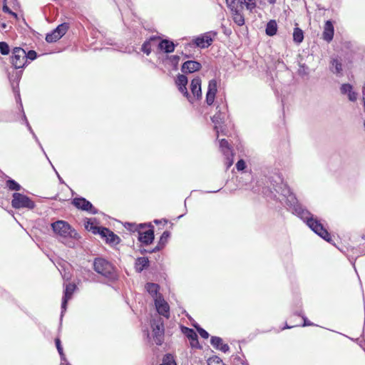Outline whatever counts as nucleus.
I'll return each instance as SVG.
<instances>
[{
    "mask_svg": "<svg viewBox=\"0 0 365 365\" xmlns=\"http://www.w3.org/2000/svg\"><path fill=\"white\" fill-rule=\"evenodd\" d=\"M264 177L265 182L262 187V193L264 196L284 202L289 209L298 202L295 195L284 182L282 175L278 170L268 171Z\"/></svg>",
    "mask_w": 365,
    "mask_h": 365,
    "instance_id": "obj_1",
    "label": "nucleus"
},
{
    "mask_svg": "<svg viewBox=\"0 0 365 365\" xmlns=\"http://www.w3.org/2000/svg\"><path fill=\"white\" fill-rule=\"evenodd\" d=\"M290 210L292 213L303 220L306 225L317 235L327 242H331L330 233L322 225L321 221L311 213L304 206L297 202Z\"/></svg>",
    "mask_w": 365,
    "mask_h": 365,
    "instance_id": "obj_2",
    "label": "nucleus"
},
{
    "mask_svg": "<svg viewBox=\"0 0 365 365\" xmlns=\"http://www.w3.org/2000/svg\"><path fill=\"white\" fill-rule=\"evenodd\" d=\"M51 226L58 240L70 248L75 247L74 240L81 238L77 231L66 221L59 220L51 223Z\"/></svg>",
    "mask_w": 365,
    "mask_h": 365,
    "instance_id": "obj_3",
    "label": "nucleus"
},
{
    "mask_svg": "<svg viewBox=\"0 0 365 365\" xmlns=\"http://www.w3.org/2000/svg\"><path fill=\"white\" fill-rule=\"evenodd\" d=\"M93 269L106 281L107 284L115 283L119 279L118 268L104 257H96L93 259Z\"/></svg>",
    "mask_w": 365,
    "mask_h": 365,
    "instance_id": "obj_4",
    "label": "nucleus"
},
{
    "mask_svg": "<svg viewBox=\"0 0 365 365\" xmlns=\"http://www.w3.org/2000/svg\"><path fill=\"white\" fill-rule=\"evenodd\" d=\"M215 110L216 113L211 118V120L215 124V130L218 133L219 129L222 128V125L228 118V108L226 101L223 98L217 99Z\"/></svg>",
    "mask_w": 365,
    "mask_h": 365,
    "instance_id": "obj_5",
    "label": "nucleus"
},
{
    "mask_svg": "<svg viewBox=\"0 0 365 365\" xmlns=\"http://www.w3.org/2000/svg\"><path fill=\"white\" fill-rule=\"evenodd\" d=\"M11 206L16 210H33L36 207L34 201L27 195L16 192L12 194Z\"/></svg>",
    "mask_w": 365,
    "mask_h": 365,
    "instance_id": "obj_6",
    "label": "nucleus"
},
{
    "mask_svg": "<svg viewBox=\"0 0 365 365\" xmlns=\"http://www.w3.org/2000/svg\"><path fill=\"white\" fill-rule=\"evenodd\" d=\"M10 63L15 69L23 68L26 66V52L21 47H14L11 51Z\"/></svg>",
    "mask_w": 365,
    "mask_h": 365,
    "instance_id": "obj_7",
    "label": "nucleus"
},
{
    "mask_svg": "<svg viewBox=\"0 0 365 365\" xmlns=\"http://www.w3.org/2000/svg\"><path fill=\"white\" fill-rule=\"evenodd\" d=\"M154 342L160 346L164 341V322L161 318L154 319L150 322Z\"/></svg>",
    "mask_w": 365,
    "mask_h": 365,
    "instance_id": "obj_8",
    "label": "nucleus"
},
{
    "mask_svg": "<svg viewBox=\"0 0 365 365\" xmlns=\"http://www.w3.org/2000/svg\"><path fill=\"white\" fill-rule=\"evenodd\" d=\"M138 240L142 245L148 246L151 245L155 239L154 227L151 223H147L145 228H140L138 230Z\"/></svg>",
    "mask_w": 365,
    "mask_h": 365,
    "instance_id": "obj_9",
    "label": "nucleus"
},
{
    "mask_svg": "<svg viewBox=\"0 0 365 365\" xmlns=\"http://www.w3.org/2000/svg\"><path fill=\"white\" fill-rule=\"evenodd\" d=\"M217 35V32L215 31H210L205 32L200 36H196L193 40L192 43L195 46L200 48H206L212 45L214 38Z\"/></svg>",
    "mask_w": 365,
    "mask_h": 365,
    "instance_id": "obj_10",
    "label": "nucleus"
},
{
    "mask_svg": "<svg viewBox=\"0 0 365 365\" xmlns=\"http://www.w3.org/2000/svg\"><path fill=\"white\" fill-rule=\"evenodd\" d=\"M72 205L77 209L86 211L90 214L96 215L98 213V210L90 201L83 197H74L72 200Z\"/></svg>",
    "mask_w": 365,
    "mask_h": 365,
    "instance_id": "obj_11",
    "label": "nucleus"
},
{
    "mask_svg": "<svg viewBox=\"0 0 365 365\" xmlns=\"http://www.w3.org/2000/svg\"><path fill=\"white\" fill-rule=\"evenodd\" d=\"M188 83V79L185 74H178L175 79V84L178 87V91L185 96L187 101L192 104V98L191 95L189 93L187 85Z\"/></svg>",
    "mask_w": 365,
    "mask_h": 365,
    "instance_id": "obj_12",
    "label": "nucleus"
},
{
    "mask_svg": "<svg viewBox=\"0 0 365 365\" xmlns=\"http://www.w3.org/2000/svg\"><path fill=\"white\" fill-rule=\"evenodd\" d=\"M96 230V232H98V235L106 240V243L116 245L121 241L120 238L117 235L107 227H101L100 230L98 229Z\"/></svg>",
    "mask_w": 365,
    "mask_h": 365,
    "instance_id": "obj_13",
    "label": "nucleus"
},
{
    "mask_svg": "<svg viewBox=\"0 0 365 365\" xmlns=\"http://www.w3.org/2000/svg\"><path fill=\"white\" fill-rule=\"evenodd\" d=\"M155 307L157 312L168 319L170 317V306L168 303L164 299L162 294H159L157 299H154Z\"/></svg>",
    "mask_w": 365,
    "mask_h": 365,
    "instance_id": "obj_14",
    "label": "nucleus"
},
{
    "mask_svg": "<svg viewBox=\"0 0 365 365\" xmlns=\"http://www.w3.org/2000/svg\"><path fill=\"white\" fill-rule=\"evenodd\" d=\"M76 288L77 287L74 283H69L66 285L61 302V316L66 311L68 302L71 299Z\"/></svg>",
    "mask_w": 365,
    "mask_h": 365,
    "instance_id": "obj_15",
    "label": "nucleus"
},
{
    "mask_svg": "<svg viewBox=\"0 0 365 365\" xmlns=\"http://www.w3.org/2000/svg\"><path fill=\"white\" fill-rule=\"evenodd\" d=\"M217 91V82L215 79H211L208 82L207 91L205 98V102L208 106H211L214 103Z\"/></svg>",
    "mask_w": 365,
    "mask_h": 365,
    "instance_id": "obj_16",
    "label": "nucleus"
},
{
    "mask_svg": "<svg viewBox=\"0 0 365 365\" xmlns=\"http://www.w3.org/2000/svg\"><path fill=\"white\" fill-rule=\"evenodd\" d=\"M201 78L195 77L190 82V91L192 93V103L194 100H200L202 98Z\"/></svg>",
    "mask_w": 365,
    "mask_h": 365,
    "instance_id": "obj_17",
    "label": "nucleus"
},
{
    "mask_svg": "<svg viewBox=\"0 0 365 365\" xmlns=\"http://www.w3.org/2000/svg\"><path fill=\"white\" fill-rule=\"evenodd\" d=\"M201 68L202 65L199 61L189 60L182 64L181 71L184 74H189L199 71Z\"/></svg>",
    "mask_w": 365,
    "mask_h": 365,
    "instance_id": "obj_18",
    "label": "nucleus"
},
{
    "mask_svg": "<svg viewBox=\"0 0 365 365\" xmlns=\"http://www.w3.org/2000/svg\"><path fill=\"white\" fill-rule=\"evenodd\" d=\"M176 46L177 44L169 38H163L160 40L158 48L165 53H170L175 51Z\"/></svg>",
    "mask_w": 365,
    "mask_h": 365,
    "instance_id": "obj_19",
    "label": "nucleus"
},
{
    "mask_svg": "<svg viewBox=\"0 0 365 365\" xmlns=\"http://www.w3.org/2000/svg\"><path fill=\"white\" fill-rule=\"evenodd\" d=\"M334 34V28L333 23L331 20H327L324 24L322 38L325 41L329 43L333 39Z\"/></svg>",
    "mask_w": 365,
    "mask_h": 365,
    "instance_id": "obj_20",
    "label": "nucleus"
},
{
    "mask_svg": "<svg viewBox=\"0 0 365 365\" xmlns=\"http://www.w3.org/2000/svg\"><path fill=\"white\" fill-rule=\"evenodd\" d=\"M341 93L347 95L350 101L354 102L357 99V93L354 91L353 86L349 83H343L340 88Z\"/></svg>",
    "mask_w": 365,
    "mask_h": 365,
    "instance_id": "obj_21",
    "label": "nucleus"
},
{
    "mask_svg": "<svg viewBox=\"0 0 365 365\" xmlns=\"http://www.w3.org/2000/svg\"><path fill=\"white\" fill-rule=\"evenodd\" d=\"M211 345L216 349L227 353L230 350V346L227 344H223L222 338L219 336H212L210 339Z\"/></svg>",
    "mask_w": 365,
    "mask_h": 365,
    "instance_id": "obj_22",
    "label": "nucleus"
},
{
    "mask_svg": "<svg viewBox=\"0 0 365 365\" xmlns=\"http://www.w3.org/2000/svg\"><path fill=\"white\" fill-rule=\"evenodd\" d=\"M150 267V261L146 257H139L135 262V269L138 273H141L143 270Z\"/></svg>",
    "mask_w": 365,
    "mask_h": 365,
    "instance_id": "obj_23",
    "label": "nucleus"
},
{
    "mask_svg": "<svg viewBox=\"0 0 365 365\" xmlns=\"http://www.w3.org/2000/svg\"><path fill=\"white\" fill-rule=\"evenodd\" d=\"M145 289L148 292V294L154 299H157L160 294L159 293L160 287L158 284L153 282H147L145 284Z\"/></svg>",
    "mask_w": 365,
    "mask_h": 365,
    "instance_id": "obj_24",
    "label": "nucleus"
},
{
    "mask_svg": "<svg viewBox=\"0 0 365 365\" xmlns=\"http://www.w3.org/2000/svg\"><path fill=\"white\" fill-rule=\"evenodd\" d=\"M160 39V37L158 36H151L148 39H146L141 46V51H143L147 56H149L152 51V42Z\"/></svg>",
    "mask_w": 365,
    "mask_h": 365,
    "instance_id": "obj_25",
    "label": "nucleus"
},
{
    "mask_svg": "<svg viewBox=\"0 0 365 365\" xmlns=\"http://www.w3.org/2000/svg\"><path fill=\"white\" fill-rule=\"evenodd\" d=\"M170 237V232L168 230L164 231L158 240V245L153 249V251L158 252L163 250L168 243Z\"/></svg>",
    "mask_w": 365,
    "mask_h": 365,
    "instance_id": "obj_26",
    "label": "nucleus"
},
{
    "mask_svg": "<svg viewBox=\"0 0 365 365\" xmlns=\"http://www.w3.org/2000/svg\"><path fill=\"white\" fill-rule=\"evenodd\" d=\"M331 71L338 76L341 75L342 72V64L338 58H332L331 61Z\"/></svg>",
    "mask_w": 365,
    "mask_h": 365,
    "instance_id": "obj_27",
    "label": "nucleus"
},
{
    "mask_svg": "<svg viewBox=\"0 0 365 365\" xmlns=\"http://www.w3.org/2000/svg\"><path fill=\"white\" fill-rule=\"evenodd\" d=\"M16 98H17V101H19V109L21 110V112L22 113V123H24L26 125V126L27 127V128H28L29 131L31 133V134H34V132L31 126L30 125V124L27 120V118L26 116V114L24 111L23 105H22V103L21 101L19 93H17V96H16Z\"/></svg>",
    "mask_w": 365,
    "mask_h": 365,
    "instance_id": "obj_28",
    "label": "nucleus"
},
{
    "mask_svg": "<svg viewBox=\"0 0 365 365\" xmlns=\"http://www.w3.org/2000/svg\"><path fill=\"white\" fill-rule=\"evenodd\" d=\"M277 31V24L275 20H270L266 26L265 32L269 36H272Z\"/></svg>",
    "mask_w": 365,
    "mask_h": 365,
    "instance_id": "obj_29",
    "label": "nucleus"
},
{
    "mask_svg": "<svg viewBox=\"0 0 365 365\" xmlns=\"http://www.w3.org/2000/svg\"><path fill=\"white\" fill-rule=\"evenodd\" d=\"M304 40V31L299 27H295L293 31V41L295 43L299 44Z\"/></svg>",
    "mask_w": 365,
    "mask_h": 365,
    "instance_id": "obj_30",
    "label": "nucleus"
},
{
    "mask_svg": "<svg viewBox=\"0 0 365 365\" xmlns=\"http://www.w3.org/2000/svg\"><path fill=\"white\" fill-rule=\"evenodd\" d=\"M69 29V24L64 22L59 24L55 29V32L56 33L58 38H61L63 36L66 34L67 31Z\"/></svg>",
    "mask_w": 365,
    "mask_h": 365,
    "instance_id": "obj_31",
    "label": "nucleus"
},
{
    "mask_svg": "<svg viewBox=\"0 0 365 365\" xmlns=\"http://www.w3.org/2000/svg\"><path fill=\"white\" fill-rule=\"evenodd\" d=\"M92 220H93L91 218H86L85 222H84L85 228H86V230L91 232L94 235H97V234L98 235V232H96V229H98L100 230V229L102 227H98V226L94 225Z\"/></svg>",
    "mask_w": 365,
    "mask_h": 365,
    "instance_id": "obj_32",
    "label": "nucleus"
},
{
    "mask_svg": "<svg viewBox=\"0 0 365 365\" xmlns=\"http://www.w3.org/2000/svg\"><path fill=\"white\" fill-rule=\"evenodd\" d=\"M181 331L183 333V334L190 341L192 339H195V338H197V334L195 331L194 329L191 328H188L185 326L181 327Z\"/></svg>",
    "mask_w": 365,
    "mask_h": 365,
    "instance_id": "obj_33",
    "label": "nucleus"
},
{
    "mask_svg": "<svg viewBox=\"0 0 365 365\" xmlns=\"http://www.w3.org/2000/svg\"><path fill=\"white\" fill-rule=\"evenodd\" d=\"M147 223L135 224L132 222H125L124 227L130 232H138L140 228H145Z\"/></svg>",
    "mask_w": 365,
    "mask_h": 365,
    "instance_id": "obj_34",
    "label": "nucleus"
},
{
    "mask_svg": "<svg viewBox=\"0 0 365 365\" xmlns=\"http://www.w3.org/2000/svg\"><path fill=\"white\" fill-rule=\"evenodd\" d=\"M166 59L168 60L169 63L173 66L174 70L178 69L179 61L180 60L178 55L168 56Z\"/></svg>",
    "mask_w": 365,
    "mask_h": 365,
    "instance_id": "obj_35",
    "label": "nucleus"
},
{
    "mask_svg": "<svg viewBox=\"0 0 365 365\" xmlns=\"http://www.w3.org/2000/svg\"><path fill=\"white\" fill-rule=\"evenodd\" d=\"M6 186L12 191H19L21 189L20 184L11 178L6 180Z\"/></svg>",
    "mask_w": 365,
    "mask_h": 365,
    "instance_id": "obj_36",
    "label": "nucleus"
},
{
    "mask_svg": "<svg viewBox=\"0 0 365 365\" xmlns=\"http://www.w3.org/2000/svg\"><path fill=\"white\" fill-rule=\"evenodd\" d=\"M220 147L222 149L225 155H229L231 154V149L230 148L229 143L225 139H222L220 140Z\"/></svg>",
    "mask_w": 365,
    "mask_h": 365,
    "instance_id": "obj_37",
    "label": "nucleus"
},
{
    "mask_svg": "<svg viewBox=\"0 0 365 365\" xmlns=\"http://www.w3.org/2000/svg\"><path fill=\"white\" fill-rule=\"evenodd\" d=\"M159 365H177V364L172 354H166L163 358L162 363Z\"/></svg>",
    "mask_w": 365,
    "mask_h": 365,
    "instance_id": "obj_38",
    "label": "nucleus"
},
{
    "mask_svg": "<svg viewBox=\"0 0 365 365\" xmlns=\"http://www.w3.org/2000/svg\"><path fill=\"white\" fill-rule=\"evenodd\" d=\"M233 15V21L238 26H242L245 24V19L243 15L240 13V11H237V13H232Z\"/></svg>",
    "mask_w": 365,
    "mask_h": 365,
    "instance_id": "obj_39",
    "label": "nucleus"
},
{
    "mask_svg": "<svg viewBox=\"0 0 365 365\" xmlns=\"http://www.w3.org/2000/svg\"><path fill=\"white\" fill-rule=\"evenodd\" d=\"M11 50L9 44L5 41H0V53L3 56L9 54Z\"/></svg>",
    "mask_w": 365,
    "mask_h": 365,
    "instance_id": "obj_40",
    "label": "nucleus"
},
{
    "mask_svg": "<svg viewBox=\"0 0 365 365\" xmlns=\"http://www.w3.org/2000/svg\"><path fill=\"white\" fill-rule=\"evenodd\" d=\"M59 39H60V38H58V36L54 30H53L51 32L47 34L46 36V41L48 43H54V42H56Z\"/></svg>",
    "mask_w": 365,
    "mask_h": 365,
    "instance_id": "obj_41",
    "label": "nucleus"
},
{
    "mask_svg": "<svg viewBox=\"0 0 365 365\" xmlns=\"http://www.w3.org/2000/svg\"><path fill=\"white\" fill-rule=\"evenodd\" d=\"M21 74H22V71L15 72V73H13V74L9 73V81H11L12 86H14V83L15 81L16 83L19 82V81L20 80V78L21 77Z\"/></svg>",
    "mask_w": 365,
    "mask_h": 365,
    "instance_id": "obj_42",
    "label": "nucleus"
},
{
    "mask_svg": "<svg viewBox=\"0 0 365 365\" xmlns=\"http://www.w3.org/2000/svg\"><path fill=\"white\" fill-rule=\"evenodd\" d=\"M38 57L37 53L34 50H29L26 52V65L30 63V61H34Z\"/></svg>",
    "mask_w": 365,
    "mask_h": 365,
    "instance_id": "obj_43",
    "label": "nucleus"
},
{
    "mask_svg": "<svg viewBox=\"0 0 365 365\" xmlns=\"http://www.w3.org/2000/svg\"><path fill=\"white\" fill-rule=\"evenodd\" d=\"M245 6L247 10L252 11L254 9H255L257 4L255 0H246Z\"/></svg>",
    "mask_w": 365,
    "mask_h": 365,
    "instance_id": "obj_44",
    "label": "nucleus"
},
{
    "mask_svg": "<svg viewBox=\"0 0 365 365\" xmlns=\"http://www.w3.org/2000/svg\"><path fill=\"white\" fill-rule=\"evenodd\" d=\"M299 75L304 76L309 73V67L304 63L299 64V68L298 70Z\"/></svg>",
    "mask_w": 365,
    "mask_h": 365,
    "instance_id": "obj_45",
    "label": "nucleus"
},
{
    "mask_svg": "<svg viewBox=\"0 0 365 365\" xmlns=\"http://www.w3.org/2000/svg\"><path fill=\"white\" fill-rule=\"evenodd\" d=\"M190 345L192 349H202V346L200 345L198 341V336L190 341Z\"/></svg>",
    "mask_w": 365,
    "mask_h": 365,
    "instance_id": "obj_46",
    "label": "nucleus"
},
{
    "mask_svg": "<svg viewBox=\"0 0 365 365\" xmlns=\"http://www.w3.org/2000/svg\"><path fill=\"white\" fill-rule=\"evenodd\" d=\"M220 363H223V361L220 357L217 356H214L210 358L208 361V365H217Z\"/></svg>",
    "mask_w": 365,
    "mask_h": 365,
    "instance_id": "obj_47",
    "label": "nucleus"
},
{
    "mask_svg": "<svg viewBox=\"0 0 365 365\" xmlns=\"http://www.w3.org/2000/svg\"><path fill=\"white\" fill-rule=\"evenodd\" d=\"M246 167V163L243 159H240L236 163V168L238 171L244 170Z\"/></svg>",
    "mask_w": 365,
    "mask_h": 365,
    "instance_id": "obj_48",
    "label": "nucleus"
},
{
    "mask_svg": "<svg viewBox=\"0 0 365 365\" xmlns=\"http://www.w3.org/2000/svg\"><path fill=\"white\" fill-rule=\"evenodd\" d=\"M197 331L203 339H207L210 336L209 333L202 327H197Z\"/></svg>",
    "mask_w": 365,
    "mask_h": 365,
    "instance_id": "obj_49",
    "label": "nucleus"
},
{
    "mask_svg": "<svg viewBox=\"0 0 365 365\" xmlns=\"http://www.w3.org/2000/svg\"><path fill=\"white\" fill-rule=\"evenodd\" d=\"M227 6L230 9L232 14L237 13V11H240L236 5L235 1L233 4H227Z\"/></svg>",
    "mask_w": 365,
    "mask_h": 365,
    "instance_id": "obj_50",
    "label": "nucleus"
},
{
    "mask_svg": "<svg viewBox=\"0 0 365 365\" xmlns=\"http://www.w3.org/2000/svg\"><path fill=\"white\" fill-rule=\"evenodd\" d=\"M3 11L12 15L15 18H17V14L16 13L13 12L6 4H4L3 6Z\"/></svg>",
    "mask_w": 365,
    "mask_h": 365,
    "instance_id": "obj_51",
    "label": "nucleus"
},
{
    "mask_svg": "<svg viewBox=\"0 0 365 365\" xmlns=\"http://www.w3.org/2000/svg\"><path fill=\"white\" fill-rule=\"evenodd\" d=\"M31 135H32V136H33L34 139L35 140V141L38 143V146H39V147H40V148L41 149V150H42V152L43 153V154L46 155V158L48 160V156H47V155H46V152H45V150H44V149H43V146H42V145H41V143H40V141H39V140H38V137H37V136H36V135L35 134V133H34V134H31Z\"/></svg>",
    "mask_w": 365,
    "mask_h": 365,
    "instance_id": "obj_52",
    "label": "nucleus"
},
{
    "mask_svg": "<svg viewBox=\"0 0 365 365\" xmlns=\"http://www.w3.org/2000/svg\"><path fill=\"white\" fill-rule=\"evenodd\" d=\"M7 111L0 110V123L9 121V120L7 119Z\"/></svg>",
    "mask_w": 365,
    "mask_h": 365,
    "instance_id": "obj_53",
    "label": "nucleus"
},
{
    "mask_svg": "<svg viewBox=\"0 0 365 365\" xmlns=\"http://www.w3.org/2000/svg\"><path fill=\"white\" fill-rule=\"evenodd\" d=\"M303 319L302 327L314 326V323L311 322L304 315H302Z\"/></svg>",
    "mask_w": 365,
    "mask_h": 365,
    "instance_id": "obj_54",
    "label": "nucleus"
},
{
    "mask_svg": "<svg viewBox=\"0 0 365 365\" xmlns=\"http://www.w3.org/2000/svg\"><path fill=\"white\" fill-rule=\"evenodd\" d=\"M227 156V169H228L232 164H233V160H232V153Z\"/></svg>",
    "mask_w": 365,
    "mask_h": 365,
    "instance_id": "obj_55",
    "label": "nucleus"
},
{
    "mask_svg": "<svg viewBox=\"0 0 365 365\" xmlns=\"http://www.w3.org/2000/svg\"><path fill=\"white\" fill-rule=\"evenodd\" d=\"M139 252H140L141 255H145V254H147V253H154V252H157V251H153V249H152V250H147V249H145V248H142V247L140 246V248H139Z\"/></svg>",
    "mask_w": 365,
    "mask_h": 365,
    "instance_id": "obj_56",
    "label": "nucleus"
},
{
    "mask_svg": "<svg viewBox=\"0 0 365 365\" xmlns=\"http://www.w3.org/2000/svg\"><path fill=\"white\" fill-rule=\"evenodd\" d=\"M48 160L49 161L50 163H51V161L49 160V159ZM51 165L53 169L54 170V171H55V173H56V175H57V177L58 178V180H59L60 183H61V184L64 183L63 180L61 178V177L60 176L58 173L56 171V170L55 169L54 166L52 164H51Z\"/></svg>",
    "mask_w": 365,
    "mask_h": 365,
    "instance_id": "obj_57",
    "label": "nucleus"
},
{
    "mask_svg": "<svg viewBox=\"0 0 365 365\" xmlns=\"http://www.w3.org/2000/svg\"><path fill=\"white\" fill-rule=\"evenodd\" d=\"M55 344H56V349L62 346L61 341L59 338L55 339Z\"/></svg>",
    "mask_w": 365,
    "mask_h": 365,
    "instance_id": "obj_58",
    "label": "nucleus"
},
{
    "mask_svg": "<svg viewBox=\"0 0 365 365\" xmlns=\"http://www.w3.org/2000/svg\"><path fill=\"white\" fill-rule=\"evenodd\" d=\"M57 350H58V352L59 355H62V356L63 355L64 353H63V347L62 346L58 348Z\"/></svg>",
    "mask_w": 365,
    "mask_h": 365,
    "instance_id": "obj_59",
    "label": "nucleus"
},
{
    "mask_svg": "<svg viewBox=\"0 0 365 365\" xmlns=\"http://www.w3.org/2000/svg\"><path fill=\"white\" fill-rule=\"evenodd\" d=\"M295 315H297V316H299L302 317V315H304L303 314V312L302 310L300 311H297L295 313H294Z\"/></svg>",
    "mask_w": 365,
    "mask_h": 365,
    "instance_id": "obj_60",
    "label": "nucleus"
},
{
    "mask_svg": "<svg viewBox=\"0 0 365 365\" xmlns=\"http://www.w3.org/2000/svg\"><path fill=\"white\" fill-rule=\"evenodd\" d=\"M294 326H289V324H287V323L285 324V326L282 329V330L283 329H291L292 327H294Z\"/></svg>",
    "mask_w": 365,
    "mask_h": 365,
    "instance_id": "obj_61",
    "label": "nucleus"
},
{
    "mask_svg": "<svg viewBox=\"0 0 365 365\" xmlns=\"http://www.w3.org/2000/svg\"><path fill=\"white\" fill-rule=\"evenodd\" d=\"M245 1L246 0H237V2L239 4H240V6H242L245 5Z\"/></svg>",
    "mask_w": 365,
    "mask_h": 365,
    "instance_id": "obj_62",
    "label": "nucleus"
},
{
    "mask_svg": "<svg viewBox=\"0 0 365 365\" xmlns=\"http://www.w3.org/2000/svg\"><path fill=\"white\" fill-rule=\"evenodd\" d=\"M0 26H1V27L3 29H6V27H7V25H6V23H1V24H0Z\"/></svg>",
    "mask_w": 365,
    "mask_h": 365,
    "instance_id": "obj_63",
    "label": "nucleus"
},
{
    "mask_svg": "<svg viewBox=\"0 0 365 365\" xmlns=\"http://www.w3.org/2000/svg\"><path fill=\"white\" fill-rule=\"evenodd\" d=\"M60 357H61V361H66V356H65V354H63V355H60Z\"/></svg>",
    "mask_w": 365,
    "mask_h": 365,
    "instance_id": "obj_64",
    "label": "nucleus"
}]
</instances>
